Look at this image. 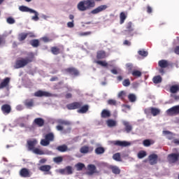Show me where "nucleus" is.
<instances>
[{
  "label": "nucleus",
  "mask_w": 179,
  "mask_h": 179,
  "mask_svg": "<svg viewBox=\"0 0 179 179\" xmlns=\"http://www.w3.org/2000/svg\"><path fill=\"white\" fill-rule=\"evenodd\" d=\"M29 36V34L27 33H21L18 35V40L19 41H24L26 38H27V36Z\"/></svg>",
  "instance_id": "nucleus-37"
},
{
  "label": "nucleus",
  "mask_w": 179,
  "mask_h": 179,
  "mask_svg": "<svg viewBox=\"0 0 179 179\" xmlns=\"http://www.w3.org/2000/svg\"><path fill=\"white\" fill-rule=\"evenodd\" d=\"M80 152L83 155H87V153H92V152H93V147H89L87 145H84L80 148Z\"/></svg>",
  "instance_id": "nucleus-11"
},
{
  "label": "nucleus",
  "mask_w": 179,
  "mask_h": 179,
  "mask_svg": "<svg viewBox=\"0 0 179 179\" xmlns=\"http://www.w3.org/2000/svg\"><path fill=\"white\" fill-rule=\"evenodd\" d=\"M65 170H66V173H67V174H72L73 172L72 171V166H66V168H65Z\"/></svg>",
  "instance_id": "nucleus-56"
},
{
  "label": "nucleus",
  "mask_w": 179,
  "mask_h": 179,
  "mask_svg": "<svg viewBox=\"0 0 179 179\" xmlns=\"http://www.w3.org/2000/svg\"><path fill=\"white\" fill-rule=\"evenodd\" d=\"M6 22L7 23H8V24H14L16 21L15 20V19H13V17H9L7 18Z\"/></svg>",
  "instance_id": "nucleus-50"
},
{
  "label": "nucleus",
  "mask_w": 179,
  "mask_h": 179,
  "mask_svg": "<svg viewBox=\"0 0 179 179\" xmlns=\"http://www.w3.org/2000/svg\"><path fill=\"white\" fill-rule=\"evenodd\" d=\"M109 169L112 171L113 174H120L121 169L117 166L111 165L109 166Z\"/></svg>",
  "instance_id": "nucleus-24"
},
{
  "label": "nucleus",
  "mask_w": 179,
  "mask_h": 179,
  "mask_svg": "<svg viewBox=\"0 0 179 179\" xmlns=\"http://www.w3.org/2000/svg\"><path fill=\"white\" fill-rule=\"evenodd\" d=\"M170 92L173 94L178 93V92H179V84L171 85L170 87Z\"/></svg>",
  "instance_id": "nucleus-31"
},
{
  "label": "nucleus",
  "mask_w": 179,
  "mask_h": 179,
  "mask_svg": "<svg viewBox=\"0 0 179 179\" xmlns=\"http://www.w3.org/2000/svg\"><path fill=\"white\" fill-rule=\"evenodd\" d=\"M44 119L41 117H37L34 120V124H35V125H37V127H44Z\"/></svg>",
  "instance_id": "nucleus-18"
},
{
  "label": "nucleus",
  "mask_w": 179,
  "mask_h": 179,
  "mask_svg": "<svg viewBox=\"0 0 179 179\" xmlns=\"http://www.w3.org/2000/svg\"><path fill=\"white\" fill-rule=\"evenodd\" d=\"M20 176L24 178L30 177V173L29 172V169L26 168L22 169L20 171Z\"/></svg>",
  "instance_id": "nucleus-21"
},
{
  "label": "nucleus",
  "mask_w": 179,
  "mask_h": 179,
  "mask_svg": "<svg viewBox=\"0 0 179 179\" xmlns=\"http://www.w3.org/2000/svg\"><path fill=\"white\" fill-rule=\"evenodd\" d=\"M87 111H89V105L86 104L81 106L80 109L77 110V113H78V114H86Z\"/></svg>",
  "instance_id": "nucleus-20"
},
{
  "label": "nucleus",
  "mask_w": 179,
  "mask_h": 179,
  "mask_svg": "<svg viewBox=\"0 0 179 179\" xmlns=\"http://www.w3.org/2000/svg\"><path fill=\"white\" fill-rule=\"evenodd\" d=\"M126 31H127L128 33L134 31V24H132V22H129L126 24Z\"/></svg>",
  "instance_id": "nucleus-33"
},
{
  "label": "nucleus",
  "mask_w": 179,
  "mask_h": 179,
  "mask_svg": "<svg viewBox=\"0 0 179 179\" xmlns=\"http://www.w3.org/2000/svg\"><path fill=\"white\" fill-rule=\"evenodd\" d=\"M172 142H173V143H174L175 145H179V139L175 138V139L173 140Z\"/></svg>",
  "instance_id": "nucleus-63"
},
{
  "label": "nucleus",
  "mask_w": 179,
  "mask_h": 179,
  "mask_svg": "<svg viewBox=\"0 0 179 179\" xmlns=\"http://www.w3.org/2000/svg\"><path fill=\"white\" fill-rule=\"evenodd\" d=\"M56 129L57 131H64V127L61 126V125H57L56 127Z\"/></svg>",
  "instance_id": "nucleus-62"
},
{
  "label": "nucleus",
  "mask_w": 179,
  "mask_h": 179,
  "mask_svg": "<svg viewBox=\"0 0 179 179\" xmlns=\"http://www.w3.org/2000/svg\"><path fill=\"white\" fill-rule=\"evenodd\" d=\"M106 124L109 128H113V127H117V121L113 119H108L106 121Z\"/></svg>",
  "instance_id": "nucleus-25"
},
{
  "label": "nucleus",
  "mask_w": 179,
  "mask_h": 179,
  "mask_svg": "<svg viewBox=\"0 0 179 179\" xmlns=\"http://www.w3.org/2000/svg\"><path fill=\"white\" fill-rule=\"evenodd\" d=\"M76 167L77 169V171H82V170H83V169H85V165H84V164H82V163H78L76 165Z\"/></svg>",
  "instance_id": "nucleus-45"
},
{
  "label": "nucleus",
  "mask_w": 179,
  "mask_h": 179,
  "mask_svg": "<svg viewBox=\"0 0 179 179\" xmlns=\"http://www.w3.org/2000/svg\"><path fill=\"white\" fill-rule=\"evenodd\" d=\"M113 159L116 162H121V155L120 153H115L113 156Z\"/></svg>",
  "instance_id": "nucleus-46"
},
{
  "label": "nucleus",
  "mask_w": 179,
  "mask_h": 179,
  "mask_svg": "<svg viewBox=\"0 0 179 179\" xmlns=\"http://www.w3.org/2000/svg\"><path fill=\"white\" fill-rule=\"evenodd\" d=\"M88 171L87 172V174L88 176H93L94 173H97L96 168L94 164H89L87 166Z\"/></svg>",
  "instance_id": "nucleus-13"
},
{
  "label": "nucleus",
  "mask_w": 179,
  "mask_h": 179,
  "mask_svg": "<svg viewBox=\"0 0 179 179\" xmlns=\"http://www.w3.org/2000/svg\"><path fill=\"white\" fill-rule=\"evenodd\" d=\"M24 105L27 108H31V107H34V99H28L24 101Z\"/></svg>",
  "instance_id": "nucleus-17"
},
{
  "label": "nucleus",
  "mask_w": 179,
  "mask_h": 179,
  "mask_svg": "<svg viewBox=\"0 0 179 179\" xmlns=\"http://www.w3.org/2000/svg\"><path fill=\"white\" fill-rule=\"evenodd\" d=\"M73 22L74 21L69 22L67 23V27H69L70 29H72V27H75V24Z\"/></svg>",
  "instance_id": "nucleus-57"
},
{
  "label": "nucleus",
  "mask_w": 179,
  "mask_h": 179,
  "mask_svg": "<svg viewBox=\"0 0 179 179\" xmlns=\"http://www.w3.org/2000/svg\"><path fill=\"white\" fill-rule=\"evenodd\" d=\"M108 8V5H101L91 11L92 15H97L101 12H104Z\"/></svg>",
  "instance_id": "nucleus-9"
},
{
  "label": "nucleus",
  "mask_w": 179,
  "mask_h": 179,
  "mask_svg": "<svg viewBox=\"0 0 179 179\" xmlns=\"http://www.w3.org/2000/svg\"><path fill=\"white\" fill-rule=\"evenodd\" d=\"M9 83H10V78L7 77L4 78L3 81L0 83V89L8 87V86H9Z\"/></svg>",
  "instance_id": "nucleus-16"
},
{
  "label": "nucleus",
  "mask_w": 179,
  "mask_h": 179,
  "mask_svg": "<svg viewBox=\"0 0 179 179\" xmlns=\"http://www.w3.org/2000/svg\"><path fill=\"white\" fill-rule=\"evenodd\" d=\"M50 51L53 55H58V54H61V50L57 46L50 48Z\"/></svg>",
  "instance_id": "nucleus-30"
},
{
  "label": "nucleus",
  "mask_w": 179,
  "mask_h": 179,
  "mask_svg": "<svg viewBox=\"0 0 179 179\" xmlns=\"http://www.w3.org/2000/svg\"><path fill=\"white\" fill-rule=\"evenodd\" d=\"M42 41H43V43H50V41H52V39L47 37V36H43L41 38Z\"/></svg>",
  "instance_id": "nucleus-55"
},
{
  "label": "nucleus",
  "mask_w": 179,
  "mask_h": 179,
  "mask_svg": "<svg viewBox=\"0 0 179 179\" xmlns=\"http://www.w3.org/2000/svg\"><path fill=\"white\" fill-rule=\"evenodd\" d=\"M123 125H124V131H126L127 134H129V132L132 131L133 127L132 125L129 124V122H124Z\"/></svg>",
  "instance_id": "nucleus-23"
},
{
  "label": "nucleus",
  "mask_w": 179,
  "mask_h": 179,
  "mask_svg": "<svg viewBox=\"0 0 179 179\" xmlns=\"http://www.w3.org/2000/svg\"><path fill=\"white\" fill-rule=\"evenodd\" d=\"M167 160L170 164H174L179 160V152L168 155Z\"/></svg>",
  "instance_id": "nucleus-4"
},
{
  "label": "nucleus",
  "mask_w": 179,
  "mask_h": 179,
  "mask_svg": "<svg viewBox=\"0 0 179 179\" xmlns=\"http://www.w3.org/2000/svg\"><path fill=\"white\" fill-rule=\"evenodd\" d=\"M29 44L32 45V47L37 48V47L40 45V41L38 39H33L30 41Z\"/></svg>",
  "instance_id": "nucleus-36"
},
{
  "label": "nucleus",
  "mask_w": 179,
  "mask_h": 179,
  "mask_svg": "<svg viewBox=\"0 0 179 179\" xmlns=\"http://www.w3.org/2000/svg\"><path fill=\"white\" fill-rule=\"evenodd\" d=\"M83 106V102H73L66 105V108L68 110H77V108H80Z\"/></svg>",
  "instance_id": "nucleus-6"
},
{
  "label": "nucleus",
  "mask_w": 179,
  "mask_h": 179,
  "mask_svg": "<svg viewBox=\"0 0 179 179\" xmlns=\"http://www.w3.org/2000/svg\"><path fill=\"white\" fill-rule=\"evenodd\" d=\"M128 17V13L125 12H121L120 14V24H124L127 17Z\"/></svg>",
  "instance_id": "nucleus-22"
},
{
  "label": "nucleus",
  "mask_w": 179,
  "mask_h": 179,
  "mask_svg": "<svg viewBox=\"0 0 179 179\" xmlns=\"http://www.w3.org/2000/svg\"><path fill=\"white\" fill-rule=\"evenodd\" d=\"M106 52L104 50H99L96 53V59H104L106 58Z\"/></svg>",
  "instance_id": "nucleus-26"
},
{
  "label": "nucleus",
  "mask_w": 179,
  "mask_h": 179,
  "mask_svg": "<svg viewBox=\"0 0 179 179\" xmlns=\"http://www.w3.org/2000/svg\"><path fill=\"white\" fill-rule=\"evenodd\" d=\"M147 12L148 13H152V12H153V10H152V7H150V6H147Z\"/></svg>",
  "instance_id": "nucleus-60"
},
{
  "label": "nucleus",
  "mask_w": 179,
  "mask_h": 179,
  "mask_svg": "<svg viewBox=\"0 0 179 179\" xmlns=\"http://www.w3.org/2000/svg\"><path fill=\"white\" fill-rule=\"evenodd\" d=\"M41 145L42 146H48V145H50V142L48 141L45 138V139H42L41 141Z\"/></svg>",
  "instance_id": "nucleus-53"
},
{
  "label": "nucleus",
  "mask_w": 179,
  "mask_h": 179,
  "mask_svg": "<svg viewBox=\"0 0 179 179\" xmlns=\"http://www.w3.org/2000/svg\"><path fill=\"white\" fill-rule=\"evenodd\" d=\"M122 85L123 86H124L125 87H128V86H129L131 85V81H129V79H125L123 82H122Z\"/></svg>",
  "instance_id": "nucleus-52"
},
{
  "label": "nucleus",
  "mask_w": 179,
  "mask_h": 179,
  "mask_svg": "<svg viewBox=\"0 0 179 179\" xmlns=\"http://www.w3.org/2000/svg\"><path fill=\"white\" fill-rule=\"evenodd\" d=\"M131 75L134 78H141V76H142V72H141V71L138 70H134L131 72Z\"/></svg>",
  "instance_id": "nucleus-38"
},
{
  "label": "nucleus",
  "mask_w": 179,
  "mask_h": 179,
  "mask_svg": "<svg viewBox=\"0 0 179 179\" xmlns=\"http://www.w3.org/2000/svg\"><path fill=\"white\" fill-rule=\"evenodd\" d=\"M64 71L66 73H69V75H71L72 76H79L80 75V73L79 72V70H78L75 67H69L67 69H65Z\"/></svg>",
  "instance_id": "nucleus-7"
},
{
  "label": "nucleus",
  "mask_w": 179,
  "mask_h": 179,
  "mask_svg": "<svg viewBox=\"0 0 179 179\" xmlns=\"http://www.w3.org/2000/svg\"><path fill=\"white\" fill-rule=\"evenodd\" d=\"M19 10H20V12H29V13H31V12H34V10L29 8V7H27L26 6H20Z\"/></svg>",
  "instance_id": "nucleus-28"
},
{
  "label": "nucleus",
  "mask_w": 179,
  "mask_h": 179,
  "mask_svg": "<svg viewBox=\"0 0 179 179\" xmlns=\"http://www.w3.org/2000/svg\"><path fill=\"white\" fill-rule=\"evenodd\" d=\"M106 152V150L103 147H98L95 149L96 155H103Z\"/></svg>",
  "instance_id": "nucleus-39"
},
{
  "label": "nucleus",
  "mask_w": 179,
  "mask_h": 179,
  "mask_svg": "<svg viewBox=\"0 0 179 179\" xmlns=\"http://www.w3.org/2000/svg\"><path fill=\"white\" fill-rule=\"evenodd\" d=\"M147 155L148 154L146 153V151L141 150V151L138 152L137 156H138V159H143V157H146Z\"/></svg>",
  "instance_id": "nucleus-42"
},
{
  "label": "nucleus",
  "mask_w": 179,
  "mask_h": 179,
  "mask_svg": "<svg viewBox=\"0 0 179 179\" xmlns=\"http://www.w3.org/2000/svg\"><path fill=\"white\" fill-rule=\"evenodd\" d=\"M152 82L156 85L158 83H162V77L160 76H155L152 79Z\"/></svg>",
  "instance_id": "nucleus-41"
},
{
  "label": "nucleus",
  "mask_w": 179,
  "mask_h": 179,
  "mask_svg": "<svg viewBox=\"0 0 179 179\" xmlns=\"http://www.w3.org/2000/svg\"><path fill=\"white\" fill-rule=\"evenodd\" d=\"M115 146H121L122 148H127V146H131V143L128 141H116L114 143Z\"/></svg>",
  "instance_id": "nucleus-15"
},
{
  "label": "nucleus",
  "mask_w": 179,
  "mask_h": 179,
  "mask_svg": "<svg viewBox=\"0 0 179 179\" xmlns=\"http://www.w3.org/2000/svg\"><path fill=\"white\" fill-rule=\"evenodd\" d=\"M34 96L35 97H52V94L48 92L38 90L34 93Z\"/></svg>",
  "instance_id": "nucleus-10"
},
{
  "label": "nucleus",
  "mask_w": 179,
  "mask_h": 179,
  "mask_svg": "<svg viewBox=\"0 0 179 179\" xmlns=\"http://www.w3.org/2000/svg\"><path fill=\"white\" fill-rule=\"evenodd\" d=\"M39 170L41 171H45L46 173H48L50 170H51V166L50 165H43L39 167Z\"/></svg>",
  "instance_id": "nucleus-35"
},
{
  "label": "nucleus",
  "mask_w": 179,
  "mask_h": 179,
  "mask_svg": "<svg viewBox=\"0 0 179 179\" xmlns=\"http://www.w3.org/2000/svg\"><path fill=\"white\" fill-rule=\"evenodd\" d=\"M55 138V136H54V133H49L45 136V139L49 143L53 142Z\"/></svg>",
  "instance_id": "nucleus-27"
},
{
  "label": "nucleus",
  "mask_w": 179,
  "mask_h": 179,
  "mask_svg": "<svg viewBox=\"0 0 179 179\" xmlns=\"http://www.w3.org/2000/svg\"><path fill=\"white\" fill-rule=\"evenodd\" d=\"M94 6H96L95 0H84L78 3L77 8L80 12H85V10L92 9Z\"/></svg>",
  "instance_id": "nucleus-2"
},
{
  "label": "nucleus",
  "mask_w": 179,
  "mask_h": 179,
  "mask_svg": "<svg viewBox=\"0 0 179 179\" xmlns=\"http://www.w3.org/2000/svg\"><path fill=\"white\" fill-rule=\"evenodd\" d=\"M166 114L168 115H171V116L178 115V114H179V105L173 106L172 108L168 109L166 110Z\"/></svg>",
  "instance_id": "nucleus-8"
},
{
  "label": "nucleus",
  "mask_w": 179,
  "mask_h": 179,
  "mask_svg": "<svg viewBox=\"0 0 179 179\" xmlns=\"http://www.w3.org/2000/svg\"><path fill=\"white\" fill-rule=\"evenodd\" d=\"M34 153H35L36 155H44V151L38 149V148H35L33 150Z\"/></svg>",
  "instance_id": "nucleus-48"
},
{
  "label": "nucleus",
  "mask_w": 179,
  "mask_h": 179,
  "mask_svg": "<svg viewBox=\"0 0 179 179\" xmlns=\"http://www.w3.org/2000/svg\"><path fill=\"white\" fill-rule=\"evenodd\" d=\"M57 80H58V77H57V76H53V77H52V78L50 79V82H55V81H57Z\"/></svg>",
  "instance_id": "nucleus-61"
},
{
  "label": "nucleus",
  "mask_w": 179,
  "mask_h": 179,
  "mask_svg": "<svg viewBox=\"0 0 179 179\" xmlns=\"http://www.w3.org/2000/svg\"><path fill=\"white\" fill-rule=\"evenodd\" d=\"M95 64H97L98 65H101V66H108V63L106 61H95Z\"/></svg>",
  "instance_id": "nucleus-44"
},
{
  "label": "nucleus",
  "mask_w": 179,
  "mask_h": 179,
  "mask_svg": "<svg viewBox=\"0 0 179 179\" xmlns=\"http://www.w3.org/2000/svg\"><path fill=\"white\" fill-rule=\"evenodd\" d=\"M155 144V140H150V139H145L143 141V146H145V148H149L150 145Z\"/></svg>",
  "instance_id": "nucleus-29"
},
{
  "label": "nucleus",
  "mask_w": 179,
  "mask_h": 179,
  "mask_svg": "<svg viewBox=\"0 0 179 179\" xmlns=\"http://www.w3.org/2000/svg\"><path fill=\"white\" fill-rule=\"evenodd\" d=\"M31 13H34V16L32 17V20H35V22H37L38 20V13L37 11L34 10V12H31Z\"/></svg>",
  "instance_id": "nucleus-49"
},
{
  "label": "nucleus",
  "mask_w": 179,
  "mask_h": 179,
  "mask_svg": "<svg viewBox=\"0 0 179 179\" xmlns=\"http://www.w3.org/2000/svg\"><path fill=\"white\" fill-rule=\"evenodd\" d=\"M144 112L146 115H150V114H152L153 117H156V115H159V114H160V109L157 108L150 107L148 108H145L144 110Z\"/></svg>",
  "instance_id": "nucleus-3"
},
{
  "label": "nucleus",
  "mask_w": 179,
  "mask_h": 179,
  "mask_svg": "<svg viewBox=\"0 0 179 179\" xmlns=\"http://www.w3.org/2000/svg\"><path fill=\"white\" fill-rule=\"evenodd\" d=\"M175 54H176V55H179V45H177L174 50H173Z\"/></svg>",
  "instance_id": "nucleus-59"
},
{
  "label": "nucleus",
  "mask_w": 179,
  "mask_h": 179,
  "mask_svg": "<svg viewBox=\"0 0 179 179\" xmlns=\"http://www.w3.org/2000/svg\"><path fill=\"white\" fill-rule=\"evenodd\" d=\"M57 122L59 125H66V126H69L71 124V122H69V120H65L62 119H58Z\"/></svg>",
  "instance_id": "nucleus-32"
},
{
  "label": "nucleus",
  "mask_w": 179,
  "mask_h": 179,
  "mask_svg": "<svg viewBox=\"0 0 179 179\" xmlns=\"http://www.w3.org/2000/svg\"><path fill=\"white\" fill-rule=\"evenodd\" d=\"M138 55H141V57H148V51H145V50H138Z\"/></svg>",
  "instance_id": "nucleus-47"
},
{
  "label": "nucleus",
  "mask_w": 179,
  "mask_h": 179,
  "mask_svg": "<svg viewBox=\"0 0 179 179\" xmlns=\"http://www.w3.org/2000/svg\"><path fill=\"white\" fill-rule=\"evenodd\" d=\"M34 61V53L29 52L27 54V57L25 58L20 57L15 61L14 65L15 69H20V68H24V66L31 64Z\"/></svg>",
  "instance_id": "nucleus-1"
},
{
  "label": "nucleus",
  "mask_w": 179,
  "mask_h": 179,
  "mask_svg": "<svg viewBox=\"0 0 179 179\" xmlns=\"http://www.w3.org/2000/svg\"><path fill=\"white\" fill-rule=\"evenodd\" d=\"M123 44H124V45H128V46H129V45H131V42H129V41H128V40H125V41H124Z\"/></svg>",
  "instance_id": "nucleus-64"
},
{
  "label": "nucleus",
  "mask_w": 179,
  "mask_h": 179,
  "mask_svg": "<svg viewBox=\"0 0 179 179\" xmlns=\"http://www.w3.org/2000/svg\"><path fill=\"white\" fill-rule=\"evenodd\" d=\"M53 160L55 163H61L62 162L64 159L62 158V157H55Z\"/></svg>",
  "instance_id": "nucleus-54"
},
{
  "label": "nucleus",
  "mask_w": 179,
  "mask_h": 179,
  "mask_svg": "<svg viewBox=\"0 0 179 179\" xmlns=\"http://www.w3.org/2000/svg\"><path fill=\"white\" fill-rule=\"evenodd\" d=\"M128 99L131 103H135V101H136V96H135L134 94H129Z\"/></svg>",
  "instance_id": "nucleus-43"
},
{
  "label": "nucleus",
  "mask_w": 179,
  "mask_h": 179,
  "mask_svg": "<svg viewBox=\"0 0 179 179\" xmlns=\"http://www.w3.org/2000/svg\"><path fill=\"white\" fill-rule=\"evenodd\" d=\"M1 111L3 114H5L6 115L10 114V111H12V107H10V105L9 104H3L1 106Z\"/></svg>",
  "instance_id": "nucleus-12"
},
{
  "label": "nucleus",
  "mask_w": 179,
  "mask_h": 179,
  "mask_svg": "<svg viewBox=\"0 0 179 179\" xmlns=\"http://www.w3.org/2000/svg\"><path fill=\"white\" fill-rule=\"evenodd\" d=\"M90 34H92V32H90V31L80 33V36H89Z\"/></svg>",
  "instance_id": "nucleus-58"
},
{
  "label": "nucleus",
  "mask_w": 179,
  "mask_h": 179,
  "mask_svg": "<svg viewBox=\"0 0 179 179\" xmlns=\"http://www.w3.org/2000/svg\"><path fill=\"white\" fill-rule=\"evenodd\" d=\"M158 65L162 69L173 68V66H174V63L169 62L166 59H162L158 62Z\"/></svg>",
  "instance_id": "nucleus-5"
},
{
  "label": "nucleus",
  "mask_w": 179,
  "mask_h": 179,
  "mask_svg": "<svg viewBox=\"0 0 179 179\" xmlns=\"http://www.w3.org/2000/svg\"><path fill=\"white\" fill-rule=\"evenodd\" d=\"M57 150L62 152H66L68 150V146L66 145H59L57 148Z\"/></svg>",
  "instance_id": "nucleus-40"
},
{
  "label": "nucleus",
  "mask_w": 179,
  "mask_h": 179,
  "mask_svg": "<svg viewBox=\"0 0 179 179\" xmlns=\"http://www.w3.org/2000/svg\"><path fill=\"white\" fill-rule=\"evenodd\" d=\"M107 103L109 106H117V101L115 99H109Z\"/></svg>",
  "instance_id": "nucleus-51"
},
{
  "label": "nucleus",
  "mask_w": 179,
  "mask_h": 179,
  "mask_svg": "<svg viewBox=\"0 0 179 179\" xmlns=\"http://www.w3.org/2000/svg\"><path fill=\"white\" fill-rule=\"evenodd\" d=\"M27 145L29 150H33L35 149L34 147L37 145V140L34 139L33 141H28Z\"/></svg>",
  "instance_id": "nucleus-19"
},
{
  "label": "nucleus",
  "mask_w": 179,
  "mask_h": 179,
  "mask_svg": "<svg viewBox=\"0 0 179 179\" xmlns=\"http://www.w3.org/2000/svg\"><path fill=\"white\" fill-rule=\"evenodd\" d=\"M157 157H158L157 155L156 154H152L149 155L148 160L151 166H153L154 164H156L157 163Z\"/></svg>",
  "instance_id": "nucleus-14"
},
{
  "label": "nucleus",
  "mask_w": 179,
  "mask_h": 179,
  "mask_svg": "<svg viewBox=\"0 0 179 179\" xmlns=\"http://www.w3.org/2000/svg\"><path fill=\"white\" fill-rule=\"evenodd\" d=\"M101 117L102 118H108V117H111V113H110V111L103 109L101 113Z\"/></svg>",
  "instance_id": "nucleus-34"
}]
</instances>
